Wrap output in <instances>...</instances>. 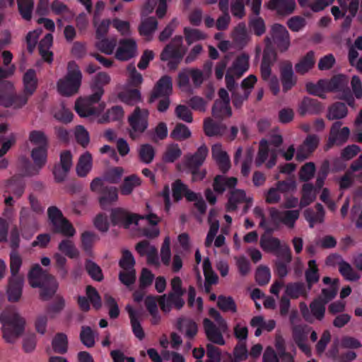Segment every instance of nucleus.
<instances>
[{
	"label": "nucleus",
	"mask_w": 362,
	"mask_h": 362,
	"mask_svg": "<svg viewBox=\"0 0 362 362\" xmlns=\"http://www.w3.org/2000/svg\"><path fill=\"white\" fill-rule=\"evenodd\" d=\"M28 279L33 288H40V297L44 301L51 299L58 288V283L54 276L47 273L38 264L32 267Z\"/></svg>",
	"instance_id": "obj_2"
},
{
	"label": "nucleus",
	"mask_w": 362,
	"mask_h": 362,
	"mask_svg": "<svg viewBox=\"0 0 362 362\" xmlns=\"http://www.w3.org/2000/svg\"><path fill=\"white\" fill-rule=\"evenodd\" d=\"M47 148L45 146H37L31 151V158L33 160V165L28 160L24 163L25 173L28 176L39 173L40 170L46 164L47 158Z\"/></svg>",
	"instance_id": "obj_13"
},
{
	"label": "nucleus",
	"mask_w": 362,
	"mask_h": 362,
	"mask_svg": "<svg viewBox=\"0 0 362 362\" xmlns=\"http://www.w3.org/2000/svg\"><path fill=\"white\" fill-rule=\"evenodd\" d=\"M349 81L343 74L334 75L330 80H327V92H341L348 87Z\"/></svg>",
	"instance_id": "obj_37"
},
{
	"label": "nucleus",
	"mask_w": 362,
	"mask_h": 362,
	"mask_svg": "<svg viewBox=\"0 0 362 362\" xmlns=\"http://www.w3.org/2000/svg\"><path fill=\"white\" fill-rule=\"evenodd\" d=\"M0 322L2 324L3 337L10 344H13L24 330V319L13 311L1 313Z\"/></svg>",
	"instance_id": "obj_5"
},
{
	"label": "nucleus",
	"mask_w": 362,
	"mask_h": 362,
	"mask_svg": "<svg viewBox=\"0 0 362 362\" xmlns=\"http://www.w3.org/2000/svg\"><path fill=\"white\" fill-rule=\"evenodd\" d=\"M339 279H334L333 285H331L329 288H325L322 289L321 296L317 298L321 299V300L327 304L329 301L333 300L337 294L339 289Z\"/></svg>",
	"instance_id": "obj_59"
},
{
	"label": "nucleus",
	"mask_w": 362,
	"mask_h": 362,
	"mask_svg": "<svg viewBox=\"0 0 362 362\" xmlns=\"http://www.w3.org/2000/svg\"><path fill=\"white\" fill-rule=\"evenodd\" d=\"M73 165V156L69 150H64L60 153L59 162L55 163L52 173L56 182H63L68 176Z\"/></svg>",
	"instance_id": "obj_12"
},
{
	"label": "nucleus",
	"mask_w": 362,
	"mask_h": 362,
	"mask_svg": "<svg viewBox=\"0 0 362 362\" xmlns=\"http://www.w3.org/2000/svg\"><path fill=\"white\" fill-rule=\"evenodd\" d=\"M273 230L267 228L266 232L260 238V247L267 252L275 253L281 246V241L279 238L271 235Z\"/></svg>",
	"instance_id": "obj_24"
},
{
	"label": "nucleus",
	"mask_w": 362,
	"mask_h": 362,
	"mask_svg": "<svg viewBox=\"0 0 362 362\" xmlns=\"http://www.w3.org/2000/svg\"><path fill=\"white\" fill-rule=\"evenodd\" d=\"M249 69V57L246 54L239 55L233 62L230 71L237 78H240Z\"/></svg>",
	"instance_id": "obj_40"
},
{
	"label": "nucleus",
	"mask_w": 362,
	"mask_h": 362,
	"mask_svg": "<svg viewBox=\"0 0 362 362\" xmlns=\"http://www.w3.org/2000/svg\"><path fill=\"white\" fill-rule=\"evenodd\" d=\"M237 182L238 180L234 177H226L224 175H217L214 178L212 185L216 193L222 194L227 187L229 189L235 188Z\"/></svg>",
	"instance_id": "obj_29"
},
{
	"label": "nucleus",
	"mask_w": 362,
	"mask_h": 362,
	"mask_svg": "<svg viewBox=\"0 0 362 362\" xmlns=\"http://www.w3.org/2000/svg\"><path fill=\"white\" fill-rule=\"evenodd\" d=\"M265 41L267 45L263 51L260 64V73L262 80L267 81L272 76V67L277 60V53L270 45L272 42L269 37L265 38Z\"/></svg>",
	"instance_id": "obj_10"
},
{
	"label": "nucleus",
	"mask_w": 362,
	"mask_h": 362,
	"mask_svg": "<svg viewBox=\"0 0 362 362\" xmlns=\"http://www.w3.org/2000/svg\"><path fill=\"white\" fill-rule=\"evenodd\" d=\"M209 315L214 319L217 325L209 318L203 320V327L206 339L214 344L223 346L226 344L223 334L228 332L229 328L226 320L220 313L214 308L209 310Z\"/></svg>",
	"instance_id": "obj_3"
},
{
	"label": "nucleus",
	"mask_w": 362,
	"mask_h": 362,
	"mask_svg": "<svg viewBox=\"0 0 362 362\" xmlns=\"http://www.w3.org/2000/svg\"><path fill=\"white\" fill-rule=\"evenodd\" d=\"M110 218L112 226L129 228L133 223L137 225L140 217L124 208L116 207L111 209Z\"/></svg>",
	"instance_id": "obj_14"
},
{
	"label": "nucleus",
	"mask_w": 362,
	"mask_h": 362,
	"mask_svg": "<svg viewBox=\"0 0 362 362\" xmlns=\"http://www.w3.org/2000/svg\"><path fill=\"white\" fill-rule=\"evenodd\" d=\"M149 112L147 109H141L136 107L131 115L128 117V123L131 127L129 132V136L132 139L137 137V134L144 133L148 126Z\"/></svg>",
	"instance_id": "obj_8"
},
{
	"label": "nucleus",
	"mask_w": 362,
	"mask_h": 362,
	"mask_svg": "<svg viewBox=\"0 0 362 362\" xmlns=\"http://www.w3.org/2000/svg\"><path fill=\"white\" fill-rule=\"evenodd\" d=\"M99 239L98 235L90 230H86L81 235V248L88 256L93 255V247L95 243Z\"/></svg>",
	"instance_id": "obj_36"
},
{
	"label": "nucleus",
	"mask_w": 362,
	"mask_h": 362,
	"mask_svg": "<svg viewBox=\"0 0 362 362\" xmlns=\"http://www.w3.org/2000/svg\"><path fill=\"white\" fill-rule=\"evenodd\" d=\"M347 113L348 108L346 104L341 102H336L329 107L327 118L329 120L340 119L344 118Z\"/></svg>",
	"instance_id": "obj_38"
},
{
	"label": "nucleus",
	"mask_w": 362,
	"mask_h": 362,
	"mask_svg": "<svg viewBox=\"0 0 362 362\" xmlns=\"http://www.w3.org/2000/svg\"><path fill=\"white\" fill-rule=\"evenodd\" d=\"M25 185V181L22 177L14 175L6 181L5 192L19 198L24 193Z\"/></svg>",
	"instance_id": "obj_26"
},
{
	"label": "nucleus",
	"mask_w": 362,
	"mask_h": 362,
	"mask_svg": "<svg viewBox=\"0 0 362 362\" xmlns=\"http://www.w3.org/2000/svg\"><path fill=\"white\" fill-rule=\"evenodd\" d=\"M286 294L292 299H297L300 296H306L307 290L303 282L288 283L286 286Z\"/></svg>",
	"instance_id": "obj_43"
},
{
	"label": "nucleus",
	"mask_w": 362,
	"mask_h": 362,
	"mask_svg": "<svg viewBox=\"0 0 362 362\" xmlns=\"http://www.w3.org/2000/svg\"><path fill=\"white\" fill-rule=\"evenodd\" d=\"M182 150L177 144H169L163 155L162 160L164 163H174L182 156Z\"/></svg>",
	"instance_id": "obj_52"
},
{
	"label": "nucleus",
	"mask_w": 362,
	"mask_h": 362,
	"mask_svg": "<svg viewBox=\"0 0 362 362\" xmlns=\"http://www.w3.org/2000/svg\"><path fill=\"white\" fill-rule=\"evenodd\" d=\"M339 272L346 280L349 281H357L361 278L360 274L345 260L340 262Z\"/></svg>",
	"instance_id": "obj_49"
},
{
	"label": "nucleus",
	"mask_w": 362,
	"mask_h": 362,
	"mask_svg": "<svg viewBox=\"0 0 362 362\" xmlns=\"http://www.w3.org/2000/svg\"><path fill=\"white\" fill-rule=\"evenodd\" d=\"M350 133L351 132L349 127H342L341 122H334L331 126L328 139L325 146V150L328 151L334 146H343L348 141Z\"/></svg>",
	"instance_id": "obj_9"
},
{
	"label": "nucleus",
	"mask_w": 362,
	"mask_h": 362,
	"mask_svg": "<svg viewBox=\"0 0 362 362\" xmlns=\"http://www.w3.org/2000/svg\"><path fill=\"white\" fill-rule=\"evenodd\" d=\"M184 295H178L168 293L158 297V303L160 309L165 313H169L173 306L176 310H181L185 305V300L182 298Z\"/></svg>",
	"instance_id": "obj_21"
},
{
	"label": "nucleus",
	"mask_w": 362,
	"mask_h": 362,
	"mask_svg": "<svg viewBox=\"0 0 362 362\" xmlns=\"http://www.w3.org/2000/svg\"><path fill=\"white\" fill-rule=\"evenodd\" d=\"M6 90H0V105L9 107L13 106L15 108H21L24 106L28 99L32 96L23 93L19 94H8Z\"/></svg>",
	"instance_id": "obj_19"
},
{
	"label": "nucleus",
	"mask_w": 362,
	"mask_h": 362,
	"mask_svg": "<svg viewBox=\"0 0 362 362\" xmlns=\"http://www.w3.org/2000/svg\"><path fill=\"white\" fill-rule=\"evenodd\" d=\"M82 73L75 61H70L67 64L65 76L57 83V90L62 96L70 97L76 94L81 86Z\"/></svg>",
	"instance_id": "obj_4"
},
{
	"label": "nucleus",
	"mask_w": 362,
	"mask_h": 362,
	"mask_svg": "<svg viewBox=\"0 0 362 362\" xmlns=\"http://www.w3.org/2000/svg\"><path fill=\"white\" fill-rule=\"evenodd\" d=\"M155 149L148 144L141 145L139 150V157L140 160L146 164L151 163L155 157Z\"/></svg>",
	"instance_id": "obj_60"
},
{
	"label": "nucleus",
	"mask_w": 362,
	"mask_h": 362,
	"mask_svg": "<svg viewBox=\"0 0 362 362\" xmlns=\"http://www.w3.org/2000/svg\"><path fill=\"white\" fill-rule=\"evenodd\" d=\"M126 309L130 318L132 332L134 336L139 340H142L145 337V333L138 320L136 311L129 305H127Z\"/></svg>",
	"instance_id": "obj_42"
},
{
	"label": "nucleus",
	"mask_w": 362,
	"mask_h": 362,
	"mask_svg": "<svg viewBox=\"0 0 362 362\" xmlns=\"http://www.w3.org/2000/svg\"><path fill=\"white\" fill-rule=\"evenodd\" d=\"M140 178L136 175H132L126 177L123 181V183L120 186L121 194L123 195L130 194L132 192L134 188L140 185Z\"/></svg>",
	"instance_id": "obj_55"
},
{
	"label": "nucleus",
	"mask_w": 362,
	"mask_h": 362,
	"mask_svg": "<svg viewBox=\"0 0 362 362\" xmlns=\"http://www.w3.org/2000/svg\"><path fill=\"white\" fill-rule=\"evenodd\" d=\"M23 90L25 94L33 95L38 87V78L36 71L34 69H28L23 74Z\"/></svg>",
	"instance_id": "obj_27"
},
{
	"label": "nucleus",
	"mask_w": 362,
	"mask_h": 362,
	"mask_svg": "<svg viewBox=\"0 0 362 362\" xmlns=\"http://www.w3.org/2000/svg\"><path fill=\"white\" fill-rule=\"evenodd\" d=\"M315 64V52L312 50L309 51L297 64H296V71L300 75H304L313 68Z\"/></svg>",
	"instance_id": "obj_35"
},
{
	"label": "nucleus",
	"mask_w": 362,
	"mask_h": 362,
	"mask_svg": "<svg viewBox=\"0 0 362 362\" xmlns=\"http://www.w3.org/2000/svg\"><path fill=\"white\" fill-rule=\"evenodd\" d=\"M212 157L216 160L221 173H226L230 168V160L226 151L222 150L221 144H214L211 148Z\"/></svg>",
	"instance_id": "obj_22"
},
{
	"label": "nucleus",
	"mask_w": 362,
	"mask_h": 362,
	"mask_svg": "<svg viewBox=\"0 0 362 362\" xmlns=\"http://www.w3.org/2000/svg\"><path fill=\"white\" fill-rule=\"evenodd\" d=\"M318 192L312 183L307 182L303 184L301 190L302 195L300 206L304 208L313 203L315 200Z\"/></svg>",
	"instance_id": "obj_34"
},
{
	"label": "nucleus",
	"mask_w": 362,
	"mask_h": 362,
	"mask_svg": "<svg viewBox=\"0 0 362 362\" xmlns=\"http://www.w3.org/2000/svg\"><path fill=\"white\" fill-rule=\"evenodd\" d=\"M326 84V79H320L316 83L312 82L307 83L305 88L308 93L325 99V92H327V86Z\"/></svg>",
	"instance_id": "obj_46"
},
{
	"label": "nucleus",
	"mask_w": 362,
	"mask_h": 362,
	"mask_svg": "<svg viewBox=\"0 0 362 362\" xmlns=\"http://www.w3.org/2000/svg\"><path fill=\"white\" fill-rule=\"evenodd\" d=\"M271 36L274 43L281 52L286 51L290 46V35L286 27L274 23L271 28Z\"/></svg>",
	"instance_id": "obj_17"
},
{
	"label": "nucleus",
	"mask_w": 362,
	"mask_h": 362,
	"mask_svg": "<svg viewBox=\"0 0 362 362\" xmlns=\"http://www.w3.org/2000/svg\"><path fill=\"white\" fill-rule=\"evenodd\" d=\"M217 306L223 312H237V305L231 296L220 295L218 296Z\"/></svg>",
	"instance_id": "obj_57"
},
{
	"label": "nucleus",
	"mask_w": 362,
	"mask_h": 362,
	"mask_svg": "<svg viewBox=\"0 0 362 362\" xmlns=\"http://www.w3.org/2000/svg\"><path fill=\"white\" fill-rule=\"evenodd\" d=\"M117 40L115 38L103 37L95 43L96 47L103 53L112 54L117 46Z\"/></svg>",
	"instance_id": "obj_61"
},
{
	"label": "nucleus",
	"mask_w": 362,
	"mask_h": 362,
	"mask_svg": "<svg viewBox=\"0 0 362 362\" xmlns=\"http://www.w3.org/2000/svg\"><path fill=\"white\" fill-rule=\"evenodd\" d=\"M58 249L71 259L76 258L79 255L74 243L69 239L62 240L58 245Z\"/></svg>",
	"instance_id": "obj_54"
},
{
	"label": "nucleus",
	"mask_w": 362,
	"mask_h": 362,
	"mask_svg": "<svg viewBox=\"0 0 362 362\" xmlns=\"http://www.w3.org/2000/svg\"><path fill=\"white\" fill-rule=\"evenodd\" d=\"M308 268L305 272V281L310 290L320 279L319 269L315 259L308 261Z\"/></svg>",
	"instance_id": "obj_41"
},
{
	"label": "nucleus",
	"mask_w": 362,
	"mask_h": 362,
	"mask_svg": "<svg viewBox=\"0 0 362 362\" xmlns=\"http://www.w3.org/2000/svg\"><path fill=\"white\" fill-rule=\"evenodd\" d=\"M93 168V157L90 152L86 151L78 158L76 166V172L78 177H85Z\"/></svg>",
	"instance_id": "obj_30"
},
{
	"label": "nucleus",
	"mask_w": 362,
	"mask_h": 362,
	"mask_svg": "<svg viewBox=\"0 0 362 362\" xmlns=\"http://www.w3.org/2000/svg\"><path fill=\"white\" fill-rule=\"evenodd\" d=\"M90 188L92 192L98 194V202L103 210L108 209L118 199L117 188L105 185L100 177H95L92 180Z\"/></svg>",
	"instance_id": "obj_6"
},
{
	"label": "nucleus",
	"mask_w": 362,
	"mask_h": 362,
	"mask_svg": "<svg viewBox=\"0 0 362 362\" xmlns=\"http://www.w3.org/2000/svg\"><path fill=\"white\" fill-rule=\"evenodd\" d=\"M85 269L88 275L93 280L100 282L104 276L101 268L90 259H86L85 262Z\"/></svg>",
	"instance_id": "obj_58"
},
{
	"label": "nucleus",
	"mask_w": 362,
	"mask_h": 362,
	"mask_svg": "<svg viewBox=\"0 0 362 362\" xmlns=\"http://www.w3.org/2000/svg\"><path fill=\"white\" fill-rule=\"evenodd\" d=\"M185 40L188 45H191L194 42L203 40L206 38V35L202 30L190 27H185L183 29Z\"/></svg>",
	"instance_id": "obj_47"
},
{
	"label": "nucleus",
	"mask_w": 362,
	"mask_h": 362,
	"mask_svg": "<svg viewBox=\"0 0 362 362\" xmlns=\"http://www.w3.org/2000/svg\"><path fill=\"white\" fill-rule=\"evenodd\" d=\"M208 152L209 150L206 146L205 144L202 145L197 148L195 153H187L184 156L182 160L183 165L189 171L200 168L204 163Z\"/></svg>",
	"instance_id": "obj_18"
},
{
	"label": "nucleus",
	"mask_w": 362,
	"mask_h": 362,
	"mask_svg": "<svg viewBox=\"0 0 362 362\" xmlns=\"http://www.w3.org/2000/svg\"><path fill=\"white\" fill-rule=\"evenodd\" d=\"M18 12L23 19L29 21L32 18L34 9L33 0H17Z\"/></svg>",
	"instance_id": "obj_51"
},
{
	"label": "nucleus",
	"mask_w": 362,
	"mask_h": 362,
	"mask_svg": "<svg viewBox=\"0 0 362 362\" xmlns=\"http://www.w3.org/2000/svg\"><path fill=\"white\" fill-rule=\"evenodd\" d=\"M48 218L51 225V230L54 233H59L70 238L76 234V229L73 225L64 217L62 211L54 206L47 209Z\"/></svg>",
	"instance_id": "obj_7"
},
{
	"label": "nucleus",
	"mask_w": 362,
	"mask_h": 362,
	"mask_svg": "<svg viewBox=\"0 0 362 362\" xmlns=\"http://www.w3.org/2000/svg\"><path fill=\"white\" fill-rule=\"evenodd\" d=\"M173 93V81L168 75L160 77L151 92L148 103H153L163 96H170Z\"/></svg>",
	"instance_id": "obj_16"
},
{
	"label": "nucleus",
	"mask_w": 362,
	"mask_h": 362,
	"mask_svg": "<svg viewBox=\"0 0 362 362\" xmlns=\"http://www.w3.org/2000/svg\"><path fill=\"white\" fill-rule=\"evenodd\" d=\"M23 278L21 276L11 277L7 288L8 300L10 302H17L22 296Z\"/></svg>",
	"instance_id": "obj_25"
},
{
	"label": "nucleus",
	"mask_w": 362,
	"mask_h": 362,
	"mask_svg": "<svg viewBox=\"0 0 362 362\" xmlns=\"http://www.w3.org/2000/svg\"><path fill=\"white\" fill-rule=\"evenodd\" d=\"M269 8L278 14L287 16L292 13L296 8L295 0H270Z\"/></svg>",
	"instance_id": "obj_32"
},
{
	"label": "nucleus",
	"mask_w": 362,
	"mask_h": 362,
	"mask_svg": "<svg viewBox=\"0 0 362 362\" xmlns=\"http://www.w3.org/2000/svg\"><path fill=\"white\" fill-rule=\"evenodd\" d=\"M323 110V106L317 99L305 97L299 107V113L303 116L305 114H318Z\"/></svg>",
	"instance_id": "obj_33"
},
{
	"label": "nucleus",
	"mask_w": 362,
	"mask_h": 362,
	"mask_svg": "<svg viewBox=\"0 0 362 362\" xmlns=\"http://www.w3.org/2000/svg\"><path fill=\"white\" fill-rule=\"evenodd\" d=\"M248 201L244 190L233 188V189L230 190L228 196V202L226 206V211L233 212L236 211L239 204L247 202Z\"/></svg>",
	"instance_id": "obj_28"
},
{
	"label": "nucleus",
	"mask_w": 362,
	"mask_h": 362,
	"mask_svg": "<svg viewBox=\"0 0 362 362\" xmlns=\"http://www.w3.org/2000/svg\"><path fill=\"white\" fill-rule=\"evenodd\" d=\"M176 327L180 332H185V337L189 339H194L198 332L197 322L187 317H179L177 320Z\"/></svg>",
	"instance_id": "obj_23"
},
{
	"label": "nucleus",
	"mask_w": 362,
	"mask_h": 362,
	"mask_svg": "<svg viewBox=\"0 0 362 362\" xmlns=\"http://www.w3.org/2000/svg\"><path fill=\"white\" fill-rule=\"evenodd\" d=\"M232 110L230 104L216 100L212 107V115L216 119H223L224 117H230Z\"/></svg>",
	"instance_id": "obj_48"
},
{
	"label": "nucleus",
	"mask_w": 362,
	"mask_h": 362,
	"mask_svg": "<svg viewBox=\"0 0 362 362\" xmlns=\"http://www.w3.org/2000/svg\"><path fill=\"white\" fill-rule=\"evenodd\" d=\"M279 69L282 89L284 93H286L290 90L297 82L296 77L294 76L292 63L288 60L283 61L280 64Z\"/></svg>",
	"instance_id": "obj_20"
},
{
	"label": "nucleus",
	"mask_w": 362,
	"mask_h": 362,
	"mask_svg": "<svg viewBox=\"0 0 362 362\" xmlns=\"http://www.w3.org/2000/svg\"><path fill=\"white\" fill-rule=\"evenodd\" d=\"M38 230L36 215L28 209L23 208L20 211V230L23 238L30 239Z\"/></svg>",
	"instance_id": "obj_11"
},
{
	"label": "nucleus",
	"mask_w": 362,
	"mask_h": 362,
	"mask_svg": "<svg viewBox=\"0 0 362 362\" xmlns=\"http://www.w3.org/2000/svg\"><path fill=\"white\" fill-rule=\"evenodd\" d=\"M124 117V110L119 105L112 106L103 115L102 120L105 122L110 121H119Z\"/></svg>",
	"instance_id": "obj_64"
},
{
	"label": "nucleus",
	"mask_w": 362,
	"mask_h": 362,
	"mask_svg": "<svg viewBox=\"0 0 362 362\" xmlns=\"http://www.w3.org/2000/svg\"><path fill=\"white\" fill-rule=\"evenodd\" d=\"M184 55V53L178 52L175 50L171 52V53H168L165 56L163 55V52H161L160 57L161 61H168V66L170 70H175L182 61Z\"/></svg>",
	"instance_id": "obj_53"
},
{
	"label": "nucleus",
	"mask_w": 362,
	"mask_h": 362,
	"mask_svg": "<svg viewBox=\"0 0 362 362\" xmlns=\"http://www.w3.org/2000/svg\"><path fill=\"white\" fill-rule=\"evenodd\" d=\"M137 49V43L134 39H120L115 57L119 61L126 62L136 56Z\"/></svg>",
	"instance_id": "obj_15"
},
{
	"label": "nucleus",
	"mask_w": 362,
	"mask_h": 362,
	"mask_svg": "<svg viewBox=\"0 0 362 362\" xmlns=\"http://www.w3.org/2000/svg\"><path fill=\"white\" fill-rule=\"evenodd\" d=\"M359 3L360 0H351L349 2V6H347V8H345V10H348L349 14H345V16L343 17L344 18L341 24L343 29L348 30L350 28L353 18L356 16L358 13Z\"/></svg>",
	"instance_id": "obj_50"
},
{
	"label": "nucleus",
	"mask_w": 362,
	"mask_h": 362,
	"mask_svg": "<svg viewBox=\"0 0 362 362\" xmlns=\"http://www.w3.org/2000/svg\"><path fill=\"white\" fill-rule=\"evenodd\" d=\"M316 167L314 163L308 162L301 166L299 173V180L302 182H308L315 175Z\"/></svg>",
	"instance_id": "obj_63"
},
{
	"label": "nucleus",
	"mask_w": 362,
	"mask_h": 362,
	"mask_svg": "<svg viewBox=\"0 0 362 362\" xmlns=\"http://www.w3.org/2000/svg\"><path fill=\"white\" fill-rule=\"evenodd\" d=\"M158 27V21L155 17H148L141 21L139 26L140 35L146 37H151Z\"/></svg>",
	"instance_id": "obj_44"
},
{
	"label": "nucleus",
	"mask_w": 362,
	"mask_h": 362,
	"mask_svg": "<svg viewBox=\"0 0 362 362\" xmlns=\"http://www.w3.org/2000/svg\"><path fill=\"white\" fill-rule=\"evenodd\" d=\"M68 343L67 336L64 333H57L52 341V349L57 354H64L68 351Z\"/></svg>",
	"instance_id": "obj_45"
},
{
	"label": "nucleus",
	"mask_w": 362,
	"mask_h": 362,
	"mask_svg": "<svg viewBox=\"0 0 362 362\" xmlns=\"http://www.w3.org/2000/svg\"><path fill=\"white\" fill-rule=\"evenodd\" d=\"M315 208L316 212L310 208L305 209L304 211V217L309 223L310 228H313L315 224L317 223H321L324 221L325 211L323 206L320 203H317Z\"/></svg>",
	"instance_id": "obj_31"
},
{
	"label": "nucleus",
	"mask_w": 362,
	"mask_h": 362,
	"mask_svg": "<svg viewBox=\"0 0 362 362\" xmlns=\"http://www.w3.org/2000/svg\"><path fill=\"white\" fill-rule=\"evenodd\" d=\"M110 81V76L105 72H99L94 77L90 88L93 93L85 98H79L75 103V110L81 117H87L92 115H98L105 108V103H102L98 107L93 105L98 103L104 94L103 86Z\"/></svg>",
	"instance_id": "obj_1"
},
{
	"label": "nucleus",
	"mask_w": 362,
	"mask_h": 362,
	"mask_svg": "<svg viewBox=\"0 0 362 362\" xmlns=\"http://www.w3.org/2000/svg\"><path fill=\"white\" fill-rule=\"evenodd\" d=\"M191 136L189 129L182 123H177L170 132V137L177 141H183Z\"/></svg>",
	"instance_id": "obj_62"
},
{
	"label": "nucleus",
	"mask_w": 362,
	"mask_h": 362,
	"mask_svg": "<svg viewBox=\"0 0 362 362\" xmlns=\"http://www.w3.org/2000/svg\"><path fill=\"white\" fill-rule=\"evenodd\" d=\"M204 130L206 136H221L226 130V126L219 122H215L211 119H206L204 122Z\"/></svg>",
	"instance_id": "obj_39"
},
{
	"label": "nucleus",
	"mask_w": 362,
	"mask_h": 362,
	"mask_svg": "<svg viewBox=\"0 0 362 362\" xmlns=\"http://www.w3.org/2000/svg\"><path fill=\"white\" fill-rule=\"evenodd\" d=\"M326 305L321 299L315 298L310 303V309L312 315L317 320L322 321L325 315Z\"/></svg>",
	"instance_id": "obj_56"
}]
</instances>
